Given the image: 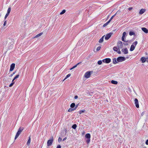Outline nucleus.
I'll return each instance as SVG.
<instances>
[{
    "label": "nucleus",
    "mask_w": 148,
    "mask_h": 148,
    "mask_svg": "<svg viewBox=\"0 0 148 148\" xmlns=\"http://www.w3.org/2000/svg\"><path fill=\"white\" fill-rule=\"evenodd\" d=\"M121 51L125 54H127L128 53V50L126 48H125L124 49H122Z\"/></svg>",
    "instance_id": "obj_10"
},
{
    "label": "nucleus",
    "mask_w": 148,
    "mask_h": 148,
    "mask_svg": "<svg viewBox=\"0 0 148 148\" xmlns=\"http://www.w3.org/2000/svg\"><path fill=\"white\" fill-rule=\"evenodd\" d=\"M128 42V41H126V42Z\"/></svg>",
    "instance_id": "obj_57"
},
{
    "label": "nucleus",
    "mask_w": 148,
    "mask_h": 148,
    "mask_svg": "<svg viewBox=\"0 0 148 148\" xmlns=\"http://www.w3.org/2000/svg\"><path fill=\"white\" fill-rule=\"evenodd\" d=\"M113 50L115 51L116 52L120 54L121 53V51L119 48L116 47H114L113 48Z\"/></svg>",
    "instance_id": "obj_7"
},
{
    "label": "nucleus",
    "mask_w": 148,
    "mask_h": 148,
    "mask_svg": "<svg viewBox=\"0 0 148 148\" xmlns=\"http://www.w3.org/2000/svg\"><path fill=\"white\" fill-rule=\"evenodd\" d=\"M146 11V10L145 9H142L139 11V13L140 14H142Z\"/></svg>",
    "instance_id": "obj_13"
},
{
    "label": "nucleus",
    "mask_w": 148,
    "mask_h": 148,
    "mask_svg": "<svg viewBox=\"0 0 148 148\" xmlns=\"http://www.w3.org/2000/svg\"><path fill=\"white\" fill-rule=\"evenodd\" d=\"M62 138L60 137H59L58 139V142L59 143H60L62 141Z\"/></svg>",
    "instance_id": "obj_39"
},
{
    "label": "nucleus",
    "mask_w": 148,
    "mask_h": 148,
    "mask_svg": "<svg viewBox=\"0 0 148 148\" xmlns=\"http://www.w3.org/2000/svg\"><path fill=\"white\" fill-rule=\"evenodd\" d=\"M53 140V137L52 136L51 137V139L48 140L47 142V145L48 146H49L52 145Z\"/></svg>",
    "instance_id": "obj_3"
},
{
    "label": "nucleus",
    "mask_w": 148,
    "mask_h": 148,
    "mask_svg": "<svg viewBox=\"0 0 148 148\" xmlns=\"http://www.w3.org/2000/svg\"><path fill=\"white\" fill-rule=\"evenodd\" d=\"M31 142V138H30V136H29V139L27 141V145H30Z\"/></svg>",
    "instance_id": "obj_22"
},
{
    "label": "nucleus",
    "mask_w": 148,
    "mask_h": 148,
    "mask_svg": "<svg viewBox=\"0 0 148 148\" xmlns=\"http://www.w3.org/2000/svg\"><path fill=\"white\" fill-rule=\"evenodd\" d=\"M132 7L129 8H128V10H132Z\"/></svg>",
    "instance_id": "obj_51"
},
{
    "label": "nucleus",
    "mask_w": 148,
    "mask_h": 148,
    "mask_svg": "<svg viewBox=\"0 0 148 148\" xmlns=\"http://www.w3.org/2000/svg\"><path fill=\"white\" fill-rule=\"evenodd\" d=\"M11 11V8L10 7H9L8 8V10H7V13L9 14L10 13Z\"/></svg>",
    "instance_id": "obj_30"
},
{
    "label": "nucleus",
    "mask_w": 148,
    "mask_h": 148,
    "mask_svg": "<svg viewBox=\"0 0 148 148\" xmlns=\"http://www.w3.org/2000/svg\"><path fill=\"white\" fill-rule=\"evenodd\" d=\"M9 15V14L7 13L5 16V19L8 16V15Z\"/></svg>",
    "instance_id": "obj_43"
},
{
    "label": "nucleus",
    "mask_w": 148,
    "mask_h": 148,
    "mask_svg": "<svg viewBox=\"0 0 148 148\" xmlns=\"http://www.w3.org/2000/svg\"><path fill=\"white\" fill-rule=\"evenodd\" d=\"M125 59L126 58L125 57L121 56L117 58L116 59V60L118 62H121L125 61Z\"/></svg>",
    "instance_id": "obj_4"
},
{
    "label": "nucleus",
    "mask_w": 148,
    "mask_h": 148,
    "mask_svg": "<svg viewBox=\"0 0 148 148\" xmlns=\"http://www.w3.org/2000/svg\"><path fill=\"white\" fill-rule=\"evenodd\" d=\"M6 21H5L4 22V23L3 24V25L4 26H5L6 25Z\"/></svg>",
    "instance_id": "obj_47"
},
{
    "label": "nucleus",
    "mask_w": 148,
    "mask_h": 148,
    "mask_svg": "<svg viewBox=\"0 0 148 148\" xmlns=\"http://www.w3.org/2000/svg\"><path fill=\"white\" fill-rule=\"evenodd\" d=\"M102 61L103 62L106 63H108L110 62L111 59L109 58H106L103 59Z\"/></svg>",
    "instance_id": "obj_9"
},
{
    "label": "nucleus",
    "mask_w": 148,
    "mask_h": 148,
    "mask_svg": "<svg viewBox=\"0 0 148 148\" xmlns=\"http://www.w3.org/2000/svg\"><path fill=\"white\" fill-rule=\"evenodd\" d=\"M81 63V62H79L77 64H76V65H75L74 66H73L72 68H71L70 69V70H72L73 69L75 68H76L77 66L79 65L80 63Z\"/></svg>",
    "instance_id": "obj_21"
},
{
    "label": "nucleus",
    "mask_w": 148,
    "mask_h": 148,
    "mask_svg": "<svg viewBox=\"0 0 148 148\" xmlns=\"http://www.w3.org/2000/svg\"><path fill=\"white\" fill-rule=\"evenodd\" d=\"M15 64L14 63L12 64L11 66H10V71H12L15 68Z\"/></svg>",
    "instance_id": "obj_12"
},
{
    "label": "nucleus",
    "mask_w": 148,
    "mask_h": 148,
    "mask_svg": "<svg viewBox=\"0 0 148 148\" xmlns=\"http://www.w3.org/2000/svg\"><path fill=\"white\" fill-rule=\"evenodd\" d=\"M14 83V82H12L9 86L10 87H12Z\"/></svg>",
    "instance_id": "obj_41"
},
{
    "label": "nucleus",
    "mask_w": 148,
    "mask_h": 148,
    "mask_svg": "<svg viewBox=\"0 0 148 148\" xmlns=\"http://www.w3.org/2000/svg\"><path fill=\"white\" fill-rule=\"evenodd\" d=\"M112 34V33H109L107 34L105 37V40H108L111 37Z\"/></svg>",
    "instance_id": "obj_8"
},
{
    "label": "nucleus",
    "mask_w": 148,
    "mask_h": 148,
    "mask_svg": "<svg viewBox=\"0 0 148 148\" xmlns=\"http://www.w3.org/2000/svg\"><path fill=\"white\" fill-rule=\"evenodd\" d=\"M15 79H14V78L12 80V82H14Z\"/></svg>",
    "instance_id": "obj_55"
},
{
    "label": "nucleus",
    "mask_w": 148,
    "mask_h": 148,
    "mask_svg": "<svg viewBox=\"0 0 148 148\" xmlns=\"http://www.w3.org/2000/svg\"><path fill=\"white\" fill-rule=\"evenodd\" d=\"M117 45L119 49H122L123 47V44L121 41H118L117 43Z\"/></svg>",
    "instance_id": "obj_5"
},
{
    "label": "nucleus",
    "mask_w": 148,
    "mask_h": 148,
    "mask_svg": "<svg viewBox=\"0 0 148 148\" xmlns=\"http://www.w3.org/2000/svg\"><path fill=\"white\" fill-rule=\"evenodd\" d=\"M137 43H138L137 42V41H136L135 42H134L132 45H134L135 47L136 45H137Z\"/></svg>",
    "instance_id": "obj_29"
},
{
    "label": "nucleus",
    "mask_w": 148,
    "mask_h": 148,
    "mask_svg": "<svg viewBox=\"0 0 148 148\" xmlns=\"http://www.w3.org/2000/svg\"><path fill=\"white\" fill-rule=\"evenodd\" d=\"M118 12H117L114 15H113L112 16V17L110 18V19L109 20V21H111L112 19L114 17V16L116 15V14H117V13Z\"/></svg>",
    "instance_id": "obj_28"
},
{
    "label": "nucleus",
    "mask_w": 148,
    "mask_h": 148,
    "mask_svg": "<svg viewBox=\"0 0 148 148\" xmlns=\"http://www.w3.org/2000/svg\"><path fill=\"white\" fill-rule=\"evenodd\" d=\"M134 103L135 104L137 108H139V105L138 100L136 98L134 100Z\"/></svg>",
    "instance_id": "obj_11"
},
{
    "label": "nucleus",
    "mask_w": 148,
    "mask_h": 148,
    "mask_svg": "<svg viewBox=\"0 0 148 148\" xmlns=\"http://www.w3.org/2000/svg\"><path fill=\"white\" fill-rule=\"evenodd\" d=\"M9 15V14L7 13L5 16V19L8 16V15Z\"/></svg>",
    "instance_id": "obj_42"
},
{
    "label": "nucleus",
    "mask_w": 148,
    "mask_h": 148,
    "mask_svg": "<svg viewBox=\"0 0 148 148\" xmlns=\"http://www.w3.org/2000/svg\"><path fill=\"white\" fill-rule=\"evenodd\" d=\"M75 106V103H72L70 105V107L71 108H74Z\"/></svg>",
    "instance_id": "obj_25"
},
{
    "label": "nucleus",
    "mask_w": 148,
    "mask_h": 148,
    "mask_svg": "<svg viewBox=\"0 0 148 148\" xmlns=\"http://www.w3.org/2000/svg\"><path fill=\"white\" fill-rule=\"evenodd\" d=\"M135 34V33L134 32H130L129 33V35H130V36H132V35H134Z\"/></svg>",
    "instance_id": "obj_35"
},
{
    "label": "nucleus",
    "mask_w": 148,
    "mask_h": 148,
    "mask_svg": "<svg viewBox=\"0 0 148 148\" xmlns=\"http://www.w3.org/2000/svg\"><path fill=\"white\" fill-rule=\"evenodd\" d=\"M144 114V112H143L141 114V116H143Z\"/></svg>",
    "instance_id": "obj_52"
},
{
    "label": "nucleus",
    "mask_w": 148,
    "mask_h": 148,
    "mask_svg": "<svg viewBox=\"0 0 148 148\" xmlns=\"http://www.w3.org/2000/svg\"><path fill=\"white\" fill-rule=\"evenodd\" d=\"M23 129L24 128L23 127H19V128L18 129L17 132L16 133V135L15 136V140L16 139L18 138V137L21 134V132H22Z\"/></svg>",
    "instance_id": "obj_2"
},
{
    "label": "nucleus",
    "mask_w": 148,
    "mask_h": 148,
    "mask_svg": "<svg viewBox=\"0 0 148 148\" xmlns=\"http://www.w3.org/2000/svg\"><path fill=\"white\" fill-rule=\"evenodd\" d=\"M128 58V57H126V58Z\"/></svg>",
    "instance_id": "obj_56"
},
{
    "label": "nucleus",
    "mask_w": 148,
    "mask_h": 148,
    "mask_svg": "<svg viewBox=\"0 0 148 148\" xmlns=\"http://www.w3.org/2000/svg\"><path fill=\"white\" fill-rule=\"evenodd\" d=\"M14 43V40L12 39H9L7 42V45L9 47V48L10 49Z\"/></svg>",
    "instance_id": "obj_1"
},
{
    "label": "nucleus",
    "mask_w": 148,
    "mask_h": 148,
    "mask_svg": "<svg viewBox=\"0 0 148 148\" xmlns=\"http://www.w3.org/2000/svg\"><path fill=\"white\" fill-rule=\"evenodd\" d=\"M78 104L76 106H75V107L74 108V109H75V110H76L77 108L78 107Z\"/></svg>",
    "instance_id": "obj_45"
},
{
    "label": "nucleus",
    "mask_w": 148,
    "mask_h": 148,
    "mask_svg": "<svg viewBox=\"0 0 148 148\" xmlns=\"http://www.w3.org/2000/svg\"><path fill=\"white\" fill-rule=\"evenodd\" d=\"M66 139V137L64 138L63 140V141H64Z\"/></svg>",
    "instance_id": "obj_54"
},
{
    "label": "nucleus",
    "mask_w": 148,
    "mask_h": 148,
    "mask_svg": "<svg viewBox=\"0 0 148 148\" xmlns=\"http://www.w3.org/2000/svg\"><path fill=\"white\" fill-rule=\"evenodd\" d=\"M85 137L87 138V139L90 138V134L89 133H88V134H86L85 136Z\"/></svg>",
    "instance_id": "obj_19"
},
{
    "label": "nucleus",
    "mask_w": 148,
    "mask_h": 148,
    "mask_svg": "<svg viewBox=\"0 0 148 148\" xmlns=\"http://www.w3.org/2000/svg\"><path fill=\"white\" fill-rule=\"evenodd\" d=\"M78 96H77V95H76L74 97V98L75 99H77L78 98Z\"/></svg>",
    "instance_id": "obj_50"
},
{
    "label": "nucleus",
    "mask_w": 148,
    "mask_h": 148,
    "mask_svg": "<svg viewBox=\"0 0 148 148\" xmlns=\"http://www.w3.org/2000/svg\"><path fill=\"white\" fill-rule=\"evenodd\" d=\"M43 34L42 32H41L39 34H38L36 36H35L33 37V38H38L40 36H41L42 34Z\"/></svg>",
    "instance_id": "obj_16"
},
{
    "label": "nucleus",
    "mask_w": 148,
    "mask_h": 148,
    "mask_svg": "<svg viewBox=\"0 0 148 148\" xmlns=\"http://www.w3.org/2000/svg\"><path fill=\"white\" fill-rule=\"evenodd\" d=\"M116 59L115 58H114L112 60V62L114 64H116L117 63V62L116 61Z\"/></svg>",
    "instance_id": "obj_24"
},
{
    "label": "nucleus",
    "mask_w": 148,
    "mask_h": 148,
    "mask_svg": "<svg viewBox=\"0 0 148 148\" xmlns=\"http://www.w3.org/2000/svg\"><path fill=\"white\" fill-rule=\"evenodd\" d=\"M145 144L147 145H148V139L146 140V141L145 142Z\"/></svg>",
    "instance_id": "obj_49"
},
{
    "label": "nucleus",
    "mask_w": 148,
    "mask_h": 148,
    "mask_svg": "<svg viewBox=\"0 0 148 148\" xmlns=\"http://www.w3.org/2000/svg\"><path fill=\"white\" fill-rule=\"evenodd\" d=\"M126 34V33L125 32H123V36L122 37V40L124 42H125V41L124 40V38Z\"/></svg>",
    "instance_id": "obj_15"
},
{
    "label": "nucleus",
    "mask_w": 148,
    "mask_h": 148,
    "mask_svg": "<svg viewBox=\"0 0 148 148\" xmlns=\"http://www.w3.org/2000/svg\"><path fill=\"white\" fill-rule=\"evenodd\" d=\"M140 60L142 63H144L146 60V58L144 57H142L140 59Z\"/></svg>",
    "instance_id": "obj_18"
},
{
    "label": "nucleus",
    "mask_w": 148,
    "mask_h": 148,
    "mask_svg": "<svg viewBox=\"0 0 148 148\" xmlns=\"http://www.w3.org/2000/svg\"><path fill=\"white\" fill-rule=\"evenodd\" d=\"M146 61L147 62H148V57L147 58H146Z\"/></svg>",
    "instance_id": "obj_53"
},
{
    "label": "nucleus",
    "mask_w": 148,
    "mask_h": 148,
    "mask_svg": "<svg viewBox=\"0 0 148 148\" xmlns=\"http://www.w3.org/2000/svg\"><path fill=\"white\" fill-rule=\"evenodd\" d=\"M61 146L60 145H58L57 147V148H61Z\"/></svg>",
    "instance_id": "obj_46"
},
{
    "label": "nucleus",
    "mask_w": 148,
    "mask_h": 148,
    "mask_svg": "<svg viewBox=\"0 0 148 148\" xmlns=\"http://www.w3.org/2000/svg\"><path fill=\"white\" fill-rule=\"evenodd\" d=\"M85 111V110H81L79 111V113L80 114H81L82 113L84 112Z\"/></svg>",
    "instance_id": "obj_34"
},
{
    "label": "nucleus",
    "mask_w": 148,
    "mask_h": 148,
    "mask_svg": "<svg viewBox=\"0 0 148 148\" xmlns=\"http://www.w3.org/2000/svg\"><path fill=\"white\" fill-rule=\"evenodd\" d=\"M110 22V21L109 20L107 22H106V23H105V24H104L103 25V27H106V26H107L109 24V23Z\"/></svg>",
    "instance_id": "obj_26"
},
{
    "label": "nucleus",
    "mask_w": 148,
    "mask_h": 148,
    "mask_svg": "<svg viewBox=\"0 0 148 148\" xmlns=\"http://www.w3.org/2000/svg\"><path fill=\"white\" fill-rule=\"evenodd\" d=\"M66 12V10H63L62 12L60 13V14L61 15L64 14Z\"/></svg>",
    "instance_id": "obj_33"
},
{
    "label": "nucleus",
    "mask_w": 148,
    "mask_h": 148,
    "mask_svg": "<svg viewBox=\"0 0 148 148\" xmlns=\"http://www.w3.org/2000/svg\"><path fill=\"white\" fill-rule=\"evenodd\" d=\"M90 138H88L86 140V141L87 144H88L90 141Z\"/></svg>",
    "instance_id": "obj_36"
},
{
    "label": "nucleus",
    "mask_w": 148,
    "mask_h": 148,
    "mask_svg": "<svg viewBox=\"0 0 148 148\" xmlns=\"http://www.w3.org/2000/svg\"><path fill=\"white\" fill-rule=\"evenodd\" d=\"M135 48V47L133 45H131L130 49V51H133Z\"/></svg>",
    "instance_id": "obj_20"
},
{
    "label": "nucleus",
    "mask_w": 148,
    "mask_h": 148,
    "mask_svg": "<svg viewBox=\"0 0 148 148\" xmlns=\"http://www.w3.org/2000/svg\"><path fill=\"white\" fill-rule=\"evenodd\" d=\"M142 30L144 32L146 33H148V30L145 27H142L141 28Z\"/></svg>",
    "instance_id": "obj_14"
},
{
    "label": "nucleus",
    "mask_w": 148,
    "mask_h": 148,
    "mask_svg": "<svg viewBox=\"0 0 148 148\" xmlns=\"http://www.w3.org/2000/svg\"><path fill=\"white\" fill-rule=\"evenodd\" d=\"M123 45H124L125 46H126V45H127L128 44L127 43H123Z\"/></svg>",
    "instance_id": "obj_48"
},
{
    "label": "nucleus",
    "mask_w": 148,
    "mask_h": 148,
    "mask_svg": "<svg viewBox=\"0 0 148 148\" xmlns=\"http://www.w3.org/2000/svg\"><path fill=\"white\" fill-rule=\"evenodd\" d=\"M111 83L112 84H118V82L117 81H114V80H112L111 81Z\"/></svg>",
    "instance_id": "obj_23"
},
{
    "label": "nucleus",
    "mask_w": 148,
    "mask_h": 148,
    "mask_svg": "<svg viewBox=\"0 0 148 148\" xmlns=\"http://www.w3.org/2000/svg\"><path fill=\"white\" fill-rule=\"evenodd\" d=\"M101 47L100 46L98 47L96 49V51H99L101 49Z\"/></svg>",
    "instance_id": "obj_38"
},
{
    "label": "nucleus",
    "mask_w": 148,
    "mask_h": 148,
    "mask_svg": "<svg viewBox=\"0 0 148 148\" xmlns=\"http://www.w3.org/2000/svg\"><path fill=\"white\" fill-rule=\"evenodd\" d=\"M102 63V61L101 60L97 62V64L99 65H101Z\"/></svg>",
    "instance_id": "obj_37"
},
{
    "label": "nucleus",
    "mask_w": 148,
    "mask_h": 148,
    "mask_svg": "<svg viewBox=\"0 0 148 148\" xmlns=\"http://www.w3.org/2000/svg\"><path fill=\"white\" fill-rule=\"evenodd\" d=\"M19 76V75H17L15 77H14V79H17V78H18Z\"/></svg>",
    "instance_id": "obj_40"
},
{
    "label": "nucleus",
    "mask_w": 148,
    "mask_h": 148,
    "mask_svg": "<svg viewBox=\"0 0 148 148\" xmlns=\"http://www.w3.org/2000/svg\"><path fill=\"white\" fill-rule=\"evenodd\" d=\"M16 71H15L14 72H13L12 74H11L10 75V77H12L13 75L14 74H15V73H16Z\"/></svg>",
    "instance_id": "obj_44"
},
{
    "label": "nucleus",
    "mask_w": 148,
    "mask_h": 148,
    "mask_svg": "<svg viewBox=\"0 0 148 148\" xmlns=\"http://www.w3.org/2000/svg\"><path fill=\"white\" fill-rule=\"evenodd\" d=\"M91 71H89L86 72L84 75V77L87 78L89 77L91 75Z\"/></svg>",
    "instance_id": "obj_6"
},
{
    "label": "nucleus",
    "mask_w": 148,
    "mask_h": 148,
    "mask_svg": "<svg viewBox=\"0 0 148 148\" xmlns=\"http://www.w3.org/2000/svg\"><path fill=\"white\" fill-rule=\"evenodd\" d=\"M74 110H75V109H74V108L73 109V108H70L68 109V111L69 112H71Z\"/></svg>",
    "instance_id": "obj_31"
},
{
    "label": "nucleus",
    "mask_w": 148,
    "mask_h": 148,
    "mask_svg": "<svg viewBox=\"0 0 148 148\" xmlns=\"http://www.w3.org/2000/svg\"><path fill=\"white\" fill-rule=\"evenodd\" d=\"M105 35L103 36L99 40V42L100 43H102L103 41L104 37L105 36Z\"/></svg>",
    "instance_id": "obj_17"
},
{
    "label": "nucleus",
    "mask_w": 148,
    "mask_h": 148,
    "mask_svg": "<svg viewBox=\"0 0 148 148\" xmlns=\"http://www.w3.org/2000/svg\"><path fill=\"white\" fill-rule=\"evenodd\" d=\"M71 75V74H68V75H67L66 77H65V78H64V79L63 80V81H64L67 78L69 77Z\"/></svg>",
    "instance_id": "obj_27"
},
{
    "label": "nucleus",
    "mask_w": 148,
    "mask_h": 148,
    "mask_svg": "<svg viewBox=\"0 0 148 148\" xmlns=\"http://www.w3.org/2000/svg\"><path fill=\"white\" fill-rule=\"evenodd\" d=\"M77 125L76 124H74L72 126V128L74 129H75L77 127Z\"/></svg>",
    "instance_id": "obj_32"
}]
</instances>
